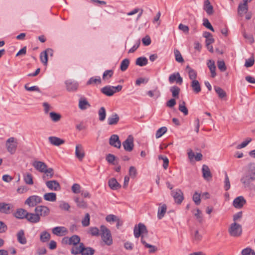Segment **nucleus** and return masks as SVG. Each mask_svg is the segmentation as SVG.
<instances>
[{"label": "nucleus", "mask_w": 255, "mask_h": 255, "mask_svg": "<svg viewBox=\"0 0 255 255\" xmlns=\"http://www.w3.org/2000/svg\"><path fill=\"white\" fill-rule=\"evenodd\" d=\"M134 236L135 238H138L141 236V242L146 248H149V252L150 253H154L156 249L155 246L149 245L145 242L143 238L144 235H147L148 231L146 226L142 223H139L137 226H135L134 228Z\"/></svg>", "instance_id": "obj_1"}, {"label": "nucleus", "mask_w": 255, "mask_h": 255, "mask_svg": "<svg viewBox=\"0 0 255 255\" xmlns=\"http://www.w3.org/2000/svg\"><path fill=\"white\" fill-rule=\"evenodd\" d=\"M101 235L102 240L108 246L113 244V239L110 231L104 225L100 227Z\"/></svg>", "instance_id": "obj_2"}, {"label": "nucleus", "mask_w": 255, "mask_h": 255, "mask_svg": "<svg viewBox=\"0 0 255 255\" xmlns=\"http://www.w3.org/2000/svg\"><path fill=\"white\" fill-rule=\"evenodd\" d=\"M228 232L232 237H239L242 234V227L240 224L234 222L230 225Z\"/></svg>", "instance_id": "obj_3"}, {"label": "nucleus", "mask_w": 255, "mask_h": 255, "mask_svg": "<svg viewBox=\"0 0 255 255\" xmlns=\"http://www.w3.org/2000/svg\"><path fill=\"white\" fill-rule=\"evenodd\" d=\"M122 89V85H118L117 86H107L101 89V92L107 96H112L115 93L120 92Z\"/></svg>", "instance_id": "obj_4"}, {"label": "nucleus", "mask_w": 255, "mask_h": 255, "mask_svg": "<svg viewBox=\"0 0 255 255\" xmlns=\"http://www.w3.org/2000/svg\"><path fill=\"white\" fill-rule=\"evenodd\" d=\"M17 142L16 139L13 137H10L6 141V149L10 154H14L16 150Z\"/></svg>", "instance_id": "obj_5"}, {"label": "nucleus", "mask_w": 255, "mask_h": 255, "mask_svg": "<svg viewBox=\"0 0 255 255\" xmlns=\"http://www.w3.org/2000/svg\"><path fill=\"white\" fill-rule=\"evenodd\" d=\"M171 194L174 201L177 204H180L184 200L183 193L180 189H176L171 191Z\"/></svg>", "instance_id": "obj_6"}, {"label": "nucleus", "mask_w": 255, "mask_h": 255, "mask_svg": "<svg viewBox=\"0 0 255 255\" xmlns=\"http://www.w3.org/2000/svg\"><path fill=\"white\" fill-rule=\"evenodd\" d=\"M124 149L128 152L131 151L134 147L133 138L132 135H129L127 138L123 142Z\"/></svg>", "instance_id": "obj_7"}, {"label": "nucleus", "mask_w": 255, "mask_h": 255, "mask_svg": "<svg viewBox=\"0 0 255 255\" xmlns=\"http://www.w3.org/2000/svg\"><path fill=\"white\" fill-rule=\"evenodd\" d=\"M42 201L41 198L37 195H32L29 197L25 201V204L28 205L29 207L35 206Z\"/></svg>", "instance_id": "obj_8"}, {"label": "nucleus", "mask_w": 255, "mask_h": 255, "mask_svg": "<svg viewBox=\"0 0 255 255\" xmlns=\"http://www.w3.org/2000/svg\"><path fill=\"white\" fill-rule=\"evenodd\" d=\"M35 212L39 217H46L49 214L50 210L46 206H38L35 208Z\"/></svg>", "instance_id": "obj_9"}, {"label": "nucleus", "mask_w": 255, "mask_h": 255, "mask_svg": "<svg viewBox=\"0 0 255 255\" xmlns=\"http://www.w3.org/2000/svg\"><path fill=\"white\" fill-rule=\"evenodd\" d=\"M109 144L111 146L120 148L121 147V142L119 139V137L117 134H112L109 138Z\"/></svg>", "instance_id": "obj_10"}, {"label": "nucleus", "mask_w": 255, "mask_h": 255, "mask_svg": "<svg viewBox=\"0 0 255 255\" xmlns=\"http://www.w3.org/2000/svg\"><path fill=\"white\" fill-rule=\"evenodd\" d=\"M85 153L83 146L81 144H77L75 147V156L80 160L82 161L85 157Z\"/></svg>", "instance_id": "obj_11"}, {"label": "nucleus", "mask_w": 255, "mask_h": 255, "mask_svg": "<svg viewBox=\"0 0 255 255\" xmlns=\"http://www.w3.org/2000/svg\"><path fill=\"white\" fill-rule=\"evenodd\" d=\"M46 185L51 190L59 191L61 189L60 184L56 180L47 181Z\"/></svg>", "instance_id": "obj_12"}, {"label": "nucleus", "mask_w": 255, "mask_h": 255, "mask_svg": "<svg viewBox=\"0 0 255 255\" xmlns=\"http://www.w3.org/2000/svg\"><path fill=\"white\" fill-rule=\"evenodd\" d=\"M52 233L57 236H65L68 232L67 230L64 227H56L52 229Z\"/></svg>", "instance_id": "obj_13"}, {"label": "nucleus", "mask_w": 255, "mask_h": 255, "mask_svg": "<svg viewBox=\"0 0 255 255\" xmlns=\"http://www.w3.org/2000/svg\"><path fill=\"white\" fill-rule=\"evenodd\" d=\"M246 201L243 196H239L236 198L233 201V206L237 209H241L246 204Z\"/></svg>", "instance_id": "obj_14"}, {"label": "nucleus", "mask_w": 255, "mask_h": 255, "mask_svg": "<svg viewBox=\"0 0 255 255\" xmlns=\"http://www.w3.org/2000/svg\"><path fill=\"white\" fill-rule=\"evenodd\" d=\"M65 84L66 86V89L69 92H74L77 90L78 84L75 81H73L71 80H68L65 81Z\"/></svg>", "instance_id": "obj_15"}, {"label": "nucleus", "mask_w": 255, "mask_h": 255, "mask_svg": "<svg viewBox=\"0 0 255 255\" xmlns=\"http://www.w3.org/2000/svg\"><path fill=\"white\" fill-rule=\"evenodd\" d=\"M32 166L40 172H44L47 168L46 164L42 161H35L32 163Z\"/></svg>", "instance_id": "obj_16"}, {"label": "nucleus", "mask_w": 255, "mask_h": 255, "mask_svg": "<svg viewBox=\"0 0 255 255\" xmlns=\"http://www.w3.org/2000/svg\"><path fill=\"white\" fill-rule=\"evenodd\" d=\"M18 242L21 245H25L27 243V239L25 236L24 231L23 230H19L16 234Z\"/></svg>", "instance_id": "obj_17"}, {"label": "nucleus", "mask_w": 255, "mask_h": 255, "mask_svg": "<svg viewBox=\"0 0 255 255\" xmlns=\"http://www.w3.org/2000/svg\"><path fill=\"white\" fill-rule=\"evenodd\" d=\"M49 142L55 146H59L65 142V141L56 136H49L48 137Z\"/></svg>", "instance_id": "obj_18"}, {"label": "nucleus", "mask_w": 255, "mask_h": 255, "mask_svg": "<svg viewBox=\"0 0 255 255\" xmlns=\"http://www.w3.org/2000/svg\"><path fill=\"white\" fill-rule=\"evenodd\" d=\"M78 106L80 109L85 110L90 107L91 105L85 98L81 97L79 99Z\"/></svg>", "instance_id": "obj_19"}, {"label": "nucleus", "mask_w": 255, "mask_h": 255, "mask_svg": "<svg viewBox=\"0 0 255 255\" xmlns=\"http://www.w3.org/2000/svg\"><path fill=\"white\" fill-rule=\"evenodd\" d=\"M248 10V5L246 3H240L238 7V13L243 16L244 13H247Z\"/></svg>", "instance_id": "obj_20"}, {"label": "nucleus", "mask_w": 255, "mask_h": 255, "mask_svg": "<svg viewBox=\"0 0 255 255\" xmlns=\"http://www.w3.org/2000/svg\"><path fill=\"white\" fill-rule=\"evenodd\" d=\"M188 158L192 160L194 158L197 161H201L202 159L203 155L201 153H197L196 155L192 149H190L188 150Z\"/></svg>", "instance_id": "obj_21"}, {"label": "nucleus", "mask_w": 255, "mask_h": 255, "mask_svg": "<svg viewBox=\"0 0 255 255\" xmlns=\"http://www.w3.org/2000/svg\"><path fill=\"white\" fill-rule=\"evenodd\" d=\"M203 9L208 15L213 13V7L209 0H205L203 5Z\"/></svg>", "instance_id": "obj_22"}, {"label": "nucleus", "mask_w": 255, "mask_h": 255, "mask_svg": "<svg viewBox=\"0 0 255 255\" xmlns=\"http://www.w3.org/2000/svg\"><path fill=\"white\" fill-rule=\"evenodd\" d=\"M202 172L203 174V177L205 179L208 180L209 178H211L212 177L210 170L209 167L205 164L202 166Z\"/></svg>", "instance_id": "obj_23"}, {"label": "nucleus", "mask_w": 255, "mask_h": 255, "mask_svg": "<svg viewBox=\"0 0 255 255\" xmlns=\"http://www.w3.org/2000/svg\"><path fill=\"white\" fill-rule=\"evenodd\" d=\"M26 219L32 223H37L40 220V217L38 216L36 213L35 214L28 213Z\"/></svg>", "instance_id": "obj_24"}, {"label": "nucleus", "mask_w": 255, "mask_h": 255, "mask_svg": "<svg viewBox=\"0 0 255 255\" xmlns=\"http://www.w3.org/2000/svg\"><path fill=\"white\" fill-rule=\"evenodd\" d=\"M42 173H44L42 176V179L45 181L51 178L54 175V170L52 168H47L45 171Z\"/></svg>", "instance_id": "obj_25"}, {"label": "nucleus", "mask_w": 255, "mask_h": 255, "mask_svg": "<svg viewBox=\"0 0 255 255\" xmlns=\"http://www.w3.org/2000/svg\"><path fill=\"white\" fill-rule=\"evenodd\" d=\"M11 206L9 204L0 203V212L6 214L10 213Z\"/></svg>", "instance_id": "obj_26"}, {"label": "nucleus", "mask_w": 255, "mask_h": 255, "mask_svg": "<svg viewBox=\"0 0 255 255\" xmlns=\"http://www.w3.org/2000/svg\"><path fill=\"white\" fill-rule=\"evenodd\" d=\"M207 65L211 73V77L212 78H214L216 76V68L215 65L214 61L212 60H209L207 62Z\"/></svg>", "instance_id": "obj_27"}, {"label": "nucleus", "mask_w": 255, "mask_h": 255, "mask_svg": "<svg viewBox=\"0 0 255 255\" xmlns=\"http://www.w3.org/2000/svg\"><path fill=\"white\" fill-rule=\"evenodd\" d=\"M108 184L113 190H117L121 188V185L118 182L115 178H111L109 180Z\"/></svg>", "instance_id": "obj_28"}, {"label": "nucleus", "mask_w": 255, "mask_h": 255, "mask_svg": "<svg viewBox=\"0 0 255 255\" xmlns=\"http://www.w3.org/2000/svg\"><path fill=\"white\" fill-rule=\"evenodd\" d=\"M191 86L194 92L196 94H198L201 91L200 84L199 81L197 80L192 81L191 83Z\"/></svg>", "instance_id": "obj_29"}, {"label": "nucleus", "mask_w": 255, "mask_h": 255, "mask_svg": "<svg viewBox=\"0 0 255 255\" xmlns=\"http://www.w3.org/2000/svg\"><path fill=\"white\" fill-rule=\"evenodd\" d=\"M120 118L117 114L112 115L108 118V123L109 125H116L119 121Z\"/></svg>", "instance_id": "obj_30"}, {"label": "nucleus", "mask_w": 255, "mask_h": 255, "mask_svg": "<svg viewBox=\"0 0 255 255\" xmlns=\"http://www.w3.org/2000/svg\"><path fill=\"white\" fill-rule=\"evenodd\" d=\"M52 50L51 49H47L45 51L41 52L40 53V58L41 61L44 63V65H46L47 63L48 60V56H47V53L48 52H52Z\"/></svg>", "instance_id": "obj_31"}, {"label": "nucleus", "mask_w": 255, "mask_h": 255, "mask_svg": "<svg viewBox=\"0 0 255 255\" xmlns=\"http://www.w3.org/2000/svg\"><path fill=\"white\" fill-rule=\"evenodd\" d=\"M28 212L23 209H18L15 213V217L18 219H23L26 218L27 216Z\"/></svg>", "instance_id": "obj_32"}, {"label": "nucleus", "mask_w": 255, "mask_h": 255, "mask_svg": "<svg viewBox=\"0 0 255 255\" xmlns=\"http://www.w3.org/2000/svg\"><path fill=\"white\" fill-rule=\"evenodd\" d=\"M249 174L251 180H255V163H251L248 165Z\"/></svg>", "instance_id": "obj_33"}, {"label": "nucleus", "mask_w": 255, "mask_h": 255, "mask_svg": "<svg viewBox=\"0 0 255 255\" xmlns=\"http://www.w3.org/2000/svg\"><path fill=\"white\" fill-rule=\"evenodd\" d=\"M67 240L68 241L69 245L76 246L77 244H80V238L77 235H73L69 238V239H67Z\"/></svg>", "instance_id": "obj_34"}, {"label": "nucleus", "mask_w": 255, "mask_h": 255, "mask_svg": "<svg viewBox=\"0 0 255 255\" xmlns=\"http://www.w3.org/2000/svg\"><path fill=\"white\" fill-rule=\"evenodd\" d=\"M84 245L83 243H80L79 247H75L71 249V254L74 255H77L82 254Z\"/></svg>", "instance_id": "obj_35"}, {"label": "nucleus", "mask_w": 255, "mask_h": 255, "mask_svg": "<svg viewBox=\"0 0 255 255\" xmlns=\"http://www.w3.org/2000/svg\"><path fill=\"white\" fill-rule=\"evenodd\" d=\"M23 180L26 184H33V177L30 173L27 172L23 174Z\"/></svg>", "instance_id": "obj_36"}, {"label": "nucleus", "mask_w": 255, "mask_h": 255, "mask_svg": "<svg viewBox=\"0 0 255 255\" xmlns=\"http://www.w3.org/2000/svg\"><path fill=\"white\" fill-rule=\"evenodd\" d=\"M44 200L51 202H54L56 200V194L55 193H47L44 195Z\"/></svg>", "instance_id": "obj_37"}, {"label": "nucleus", "mask_w": 255, "mask_h": 255, "mask_svg": "<svg viewBox=\"0 0 255 255\" xmlns=\"http://www.w3.org/2000/svg\"><path fill=\"white\" fill-rule=\"evenodd\" d=\"M167 207L165 204H163L161 207H159L158 210L157 217L158 219H161L164 216L166 212Z\"/></svg>", "instance_id": "obj_38"}, {"label": "nucleus", "mask_w": 255, "mask_h": 255, "mask_svg": "<svg viewBox=\"0 0 255 255\" xmlns=\"http://www.w3.org/2000/svg\"><path fill=\"white\" fill-rule=\"evenodd\" d=\"M50 234L47 231L41 232L40 236V240L41 242L45 243L48 242L50 239Z\"/></svg>", "instance_id": "obj_39"}, {"label": "nucleus", "mask_w": 255, "mask_h": 255, "mask_svg": "<svg viewBox=\"0 0 255 255\" xmlns=\"http://www.w3.org/2000/svg\"><path fill=\"white\" fill-rule=\"evenodd\" d=\"M148 63L147 59L144 57H140L136 59L135 64L139 66H145Z\"/></svg>", "instance_id": "obj_40"}, {"label": "nucleus", "mask_w": 255, "mask_h": 255, "mask_svg": "<svg viewBox=\"0 0 255 255\" xmlns=\"http://www.w3.org/2000/svg\"><path fill=\"white\" fill-rule=\"evenodd\" d=\"M214 89L220 98L223 99L226 97V93L221 88L218 86H215Z\"/></svg>", "instance_id": "obj_41"}, {"label": "nucleus", "mask_w": 255, "mask_h": 255, "mask_svg": "<svg viewBox=\"0 0 255 255\" xmlns=\"http://www.w3.org/2000/svg\"><path fill=\"white\" fill-rule=\"evenodd\" d=\"M170 91L172 93V96L173 97L175 98H179V92L180 91L179 87L176 86H172L170 88Z\"/></svg>", "instance_id": "obj_42"}, {"label": "nucleus", "mask_w": 255, "mask_h": 255, "mask_svg": "<svg viewBox=\"0 0 255 255\" xmlns=\"http://www.w3.org/2000/svg\"><path fill=\"white\" fill-rule=\"evenodd\" d=\"M74 201L76 202L77 206L81 208H86L87 207V203L83 200L80 199L78 197H75Z\"/></svg>", "instance_id": "obj_43"}, {"label": "nucleus", "mask_w": 255, "mask_h": 255, "mask_svg": "<svg viewBox=\"0 0 255 255\" xmlns=\"http://www.w3.org/2000/svg\"><path fill=\"white\" fill-rule=\"evenodd\" d=\"M49 117L53 122H57L59 121L61 118L60 114L54 112H51L49 113Z\"/></svg>", "instance_id": "obj_44"}, {"label": "nucleus", "mask_w": 255, "mask_h": 255, "mask_svg": "<svg viewBox=\"0 0 255 255\" xmlns=\"http://www.w3.org/2000/svg\"><path fill=\"white\" fill-rule=\"evenodd\" d=\"M99 119L100 121H103L105 120L106 117V112L104 107H101L98 111Z\"/></svg>", "instance_id": "obj_45"}, {"label": "nucleus", "mask_w": 255, "mask_h": 255, "mask_svg": "<svg viewBox=\"0 0 255 255\" xmlns=\"http://www.w3.org/2000/svg\"><path fill=\"white\" fill-rule=\"evenodd\" d=\"M179 110L183 113L185 116L188 114V110L185 106V102L183 101L180 102L179 105Z\"/></svg>", "instance_id": "obj_46"}, {"label": "nucleus", "mask_w": 255, "mask_h": 255, "mask_svg": "<svg viewBox=\"0 0 255 255\" xmlns=\"http://www.w3.org/2000/svg\"><path fill=\"white\" fill-rule=\"evenodd\" d=\"M94 253L95 250L92 248L90 247L85 248L84 246L81 255H93Z\"/></svg>", "instance_id": "obj_47"}, {"label": "nucleus", "mask_w": 255, "mask_h": 255, "mask_svg": "<svg viewBox=\"0 0 255 255\" xmlns=\"http://www.w3.org/2000/svg\"><path fill=\"white\" fill-rule=\"evenodd\" d=\"M129 64V61L128 59H124L121 63V66H120L121 70L122 71H126L128 67Z\"/></svg>", "instance_id": "obj_48"}, {"label": "nucleus", "mask_w": 255, "mask_h": 255, "mask_svg": "<svg viewBox=\"0 0 255 255\" xmlns=\"http://www.w3.org/2000/svg\"><path fill=\"white\" fill-rule=\"evenodd\" d=\"M167 130V128L165 127H162L159 128L156 132V137L158 138L162 136Z\"/></svg>", "instance_id": "obj_49"}, {"label": "nucleus", "mask_w": 255, "mask_h": 255, "mask_svg": "<svg viewBox=\"0 0 255 255\" xmlns=\"http://www.w3.org/2000/svg\"><path fill=\"white\" fill-rule=\"evenodd\" d=\"M174 53L175 57V60L176 61L181 63L184 61V59L180 52V51L177 49H175L174 50Z\"/></svg>", "instance_id": "obj_50"}, {"label": "nucleus", "mask_w": 255, "mask_h": 255, "mask_svg": "<svg viewBox=\"0 0 255 255\" xmlns=\"http://www.w3.org/2000/svg\"><path fill=\"white\" fill-rule=\"evenodd\" d=\"M90 219L89 214L86 213L85 217L82 220V224L83 227H87L90 225Z\"/></svg>", "instance_id": "obj_51"}, {"label": "nucleus", "mask_w": 255, "mask_h": 255, "mask_svg": "<svg viewBox=\"0 0 255 255\" xmlns=\"http://www.w3.org/2000/svg\"><path fill=\"white\" fill-rule=\"evenodd\" d=\"M101 80L100 77H92L87 83V85H91L93 84L101 83Z\"/></svg>", "instance_id": "obj_52"}, {"label": "nucleus", "mask_w": 255, "mask_h": 255, "mask_svg": "<svg viewBox=\"0 0 255 255\" xmlns=\"http://www.w3.org/2000/svg\"><path fill=\"white\" fill-rule=\"evenodd\" d=\"M116 157L114 155L109 153L106 156V159L109 163L115 165L116 163H115L114 161L116 159Z\"/></svg>", "instance_id": "obj_53"}, {"label": "nucleus", "mask_w": 255, "mask_h": 255, "mask_svg": "<svg viewBox=\"0 0 255 255\" xmlns=\"http://www.w3.org/2000/svg\"><path fill=\"white\" fill-rule=\"evenodd\" d=\"M217 66L219 70L222 72H224L227 69L225 63L223 60L218 61L217 62Z\"/></svg>", "instance_id": "obj_54"}, {"label": "nucleus", "mask_w": 255, "mask_h": 255, "mask_svg": "<svg viewBox=\"0 0 255 255\" xmlns=\"http://www.w3.org/2000/svg\"><path fill=\"white\" fill-rule=\"evenodd\" d=\"M193 201L195 202V203L198 205L201 203V199H200V194L198 193L197 192H196L192 197Z\"/></svg>", "instance_id": "obj_55"}, {"label": "nucleus", "mask_w": 255, "mask_h": 255, "mask_svg": "<svg viewBox=\"0 0 255 255\" xmlns=\"http://www.w3.org/2000/svg\"><path fill=\"white\" fill-rule=\"evenodd\" d=\"M189 78L192 80V81L195 80L197 77V73L192 68H190V70L188 71Z\"/></svg>", "instance_id": "obj_56"}, {"label": "nucleus", "mask_w": 255, "mask_h": 255, "mask_svg": "<svg viewBox=\"0 0 255 255\" xmlns=\"http://www.w3.org/2000/svg\"><path fill=\"white\" fill-rule=\"evenodd\" d=\"M24 88L27 91H36L39 93L41 92L40 89L37 86L29 87L28 84H25Z\"/></svg>", "instance_id": "obj_57"}, {"label": "nucleus", "mask_w": 255, "mask_h": 255, "mask_svg": "<svg viewBox=\"0 0 255 255\" xmlns=\"http://www.w3.org/2000/svg\"><path fill=\"white\" fill-rule=\"evenodd\" d=\"M241 181L242 183L246 185H249L251 181V178H250V176L249 175L243 177Z\"/></svg>", "instance_id": "obj_58"}, {"label": "nucleus", "mask_w": 255, "mask_h": 255, "mask_svg": "<svg viewBox=\"0 0 255 255\" xmlns=\"http://www.w3.org/2000/svg\"><path fill=\"white\" fill-rule=\"evenodd\" d=\"M252 141V138L248 137L246 140L243 141L242 143L238 145L237 146V149H241L242 148L245 147L251 141Z\"/></svg>", "instance_id": "obj_59"}, {"label": "nucleus", "mask_w": 255, "mask_h": 255, "mask_svg": "<svg viewBox=\"0 0 255 255\" xmlns=\"http://www.w3.org/2000/svg\"><path fill=\"white\" fill-rule=\"evenodd\" d=\"M203 25L207 28L208 29H210L212 31H214V29L212 26L211 24L209 22V20L207 18H204L203 19Z\"/></svg>", "instance_id": "obj_60"}, {"label": "nucleus", "mask_w": 255, "mask_h": 255, "mask_svg": "<svg viewBox=\"0 0 255 255\" xmlns=\"http://www.w3.org/2000/svg\"><path fill=\"white\" fill-rule=\"evenodd\" d=\"M80 189H81L80 185L77 183L74 184L71 187V190H72V192L75 194L80 193V192L81 191L80 190Z\"/></svg>", "instance_id": "obj_61"}, {"label": "nucleus", "mask_w": 255, "mask_h": 255, "mask_svg": "<svg viewBox=\"0 0 255 255\" xmlns=\"http://www.w3.org/2000/svg\"><path fill=\"white\" fill-rule=\"evenodd\" d=\"M242 255H255V252L250 248L244 249L242 252Z\"/></svg>", "instance_id": "obj_62"}, {"label": "nucleus", "mask_w": 255, "mask_h": 255, "mask_svg": "<svg viewBox=\"0 0 255 255\" xmlns=\"http://www.w3.org/2000/svg\"><path fill=\"white\" fill-rule=\"evenodd\" d=\"M114 72L112 70H108L105 71L103 75V79L105 80L109 78H111L113 75Z\"/></svg>", "instance_id": "obj_63"}, {"label": "nucleus", "mask_w": 255, "mask_h": 255, "mask_svg": "<svg viewBox=\"0 0 255 255\" xmlns=\"http://www.w3.org/2000/svg\"><path fill=\"white\" fill-rule=\"evenodd\" d=\"M137 174V171L134 166H130L129 169V175L131 178H135Z\"/></svg>", "instance_id": "obj_64"}]
</instances>
